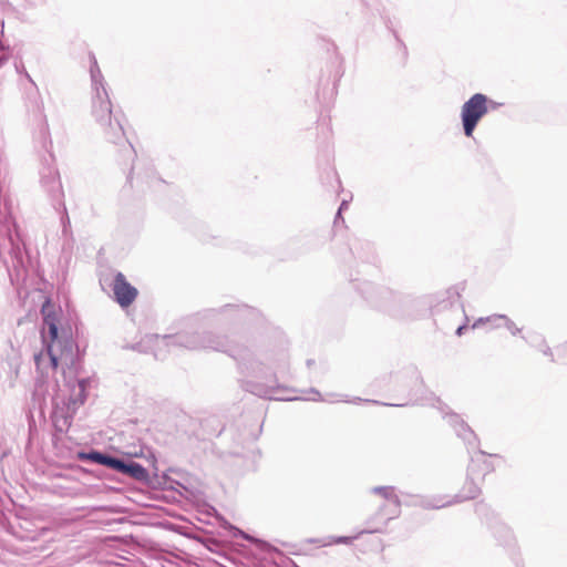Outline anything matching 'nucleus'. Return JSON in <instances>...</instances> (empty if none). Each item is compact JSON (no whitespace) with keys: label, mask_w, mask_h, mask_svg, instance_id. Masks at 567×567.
Segmentation results:
<instances>
[{"label":"nucleus","mask_w":567,"mask_h":567,"mask_svg":"<svg viewBox=\"0 0 567 567\" xmlns=\"http://www.w3.org/2000/svg\"><path fill=\"white\" fill-rule=\"evenodd\" d=\"M311 392H312L316 396H320L319 392H317L316 390H311Z\"/></svg>","instance_id":"obj_30"},{"label":"nucleus","mask_w":567,"mask_h":567,"mask_svg":"<svg viewBox=\"0 0 567 567\" xmlns=\"http://www.w3.org/2000/svg\"><path fill=\"white\" fill-rule=\"evenodd\" d=\"M41 358H42V354L35 355V362H37L38 365L40 364Z\"/></svg>","instance_id":"obj_25"},{"label":"nucleus","mask_w":567,"mask_h":567,"mask_svg":"<svg viewBox=\"0 0 567 567\" xmlns=\"http://www.w3.org/2000/svg\"><path fill=\"white\" fill-rule=\"evenodd\" d=\"M82 458H86V460H90L96 464H101V465H104L106 466L107 463H109V460L111 457V455L109 454H105V453H101V452H97V451H92L90 453H83L81 454Z\"/></svg>","instance_id":"obj_16"},{"label":"nucleus","mask_w":567,"mask_h":567,"mask_svg":"<svg viewBox=\"0 0 567 567\" xmlns=\"http://www.w3.org/2000/svg\"><path fill=\"white\" fill-rule=\"evenodd\" d=\"M3 51H4V45L2 44V56H1L2 63H3V62H4V60H6V55H4Z\"/></svg>","instance_id":"obj_26"},{"label":"nucleus","mask_w":567,"mask_h":567,"mask_svg":"<svg viewBox=\"0 0 567 567\" xmlns=\"http://www.w3.org/2000/svg\"><path fill=\"white\" fill-rule=\"evenodd\" d=\"M89 383V379H80L71 386L68 403V411H71L70 415L63 414V411L60 412L58 409L54 410L53 423L56 430L62 432L70 426L72 414L75 412L76 408L86 400V386Z\"/></svg>","instance_id":"obj_6"},{"label":"nucleus","mask_w":567,"mask_h":567,"mask_svg":"<svg viewBox=\"0 0 567 567\" xmlns=\"http://www.w3.org/2000/svg\"><path fill=\"white\" fill-rule=\"evenodd\" d=\"M452 499L444 501L443 497H433L421 501L420 505L426 509H439L452 505Z\"/></svg>","instance_id":"obj_12"},{"label":"nucleus","mask_w":567,"mask_h":567,"mask_svg":"<svg viewBox=\"0 0 567 567\" xmlns=\"http://www.w3.org/2000/svg\"><path fill=\"white\" fill-rule=\"evenodd\" d=\"M341 214H342V212L338 209L336 218H334V224H337L339 219H341L343 221Z\"/></svg>","instance_id":"obj_21"},{"label":"nucleus","mask_w":567,"mask_h":567,"mask_svg":"<svg viewBox=\"0 0 567 567\" xmlns=\"http://www.w3.org/2000/svg\"><path fill=\"white\" fill-rule=\"evenodd\" d=\"M465 328H466V326H465V324L460 326V327L457 328V330H456V334L461 336V334H462V332H463V330H464Z\"/></svg>","instance_id":"obj_22"},{"label":"nucleus","mask_w":567,"mask_h":567,"mask_svg":"<svg viewBox=\"0 0 567 567\" xmlns=\"http://www.w3.org/2000/svg\"><path fill=\"white\" fill-rule=\"evenodd\" d=\"M159 342L169 349L178 347L189 350L212 349L215 351L226 352L235 359L244 358L245 353L247 352L245 346L227 342L224 339L215 337L210 333L198 334L197 332H183L176 336H164Z\"/></svg>","instance_id":"obj_4"},{"label":"nucleus","mask_w":567,"mask_h":567,"mask_svg":"<svg viewBox=\"0 0 567 567\" xmlns=\"http://www.w3.org/2000/svg\"><path fill=\"white\" fill-rule=\"evenodd\" d=\"M543 352H544V354H546V355H550V357H553L551 350H550V348H548V347H546V348L543 350Z\"/></svg>","instance_id":"obj_23"},{"label":"nucleus","mask_w":567,"mask_h":567,"mask_svg":"<svg viewBox=\"0 0 567 567\" xmlns=\"http://www.w3.org/2000/svg\"><path fill=\"white\" fill-rule=\"evenodd\" d=\"M348 205H349L348 200L343 199L339 206V210L343 212L344 209L348 208Z\"/></svg>","instance_id":"obj_20"},{"label":"nucleus","mask_w":567,"mask_h":567,"mask_svg":"<svg viewBox=\"0 0 567 567\" xmlns=\"http://www.w3.org/2000/svg\"><path fill=\"white\" fill-rule=\"evenodd\" d=\"M238 532L240 533V535H241L244 538H246V539H248V538H249V537H248L244 532H241V530H238Z\"/></svg>","instance_id":"obj_29"},{"label":"nucleus","mask_w":567,"mask_h":567,"mask_svg":"<svg viewBox=\"0 0 567 567\" xmlns=\"http://www.w3.org/2000/svg\"><path fill=\"white\" fill-rule=\"evenodd\" d=\"M251 392L257 395H267L269 393L267 390L259 389V388L251 390Z\"/></svg>","instance_id":"obj_19"},{"label":"nucleus","mask_w":567,"mask_h":567,"mask_svg":"<svg viewBox=\"0 0 567 567\" xmlns=\"http://www.w3.org/2000/svg\"><path fill=\"white\" fill-rule=\"evenodd\" d=\"M487 102L488 99L485 94L475 93L463 104L461 117L464 134L467 137L473 135L477 123L488 112Z\"/></svg>","instance_id":"obj_5"},{"label":"nucleus","mask_w":567,"mask_h":567,"mask_svg":"<svg viewBox=\"0 0 567 567\" xmlns=\"http://www.w3.org/2000/svg\"><path fill=\"white\" fill-rule=\"evenodd\" d=\"M14 69L17 73L21 74L25 81H22V85L25 94L28 106L33 113V140L40 150L48 153V157L44 158L45 165L40 171V184L42 189L47 193L52 206H63L64 203V190L60 178V173L54 166V156L51 153L52 140L47 116L43 113V102L39 94V90L32 78L25 71L22 61H14Z\"/></svg>","instance_id":"obj_1"},{"label":"nucleus","mask_w":567,"mask_h":567,"mask_svg":"<svg viewBox=\"0 0 567 567\" xmlns=\"http://www.w3.org/2000/svg\"><path fill=\"white\" fill-rule=\"evenodd\" d=\"M501 529H502V532H504V534H505L506 536H509V535H511L509 530H508L505 526H501Z\"/></svg>","instance_id":"obj_24"},{"label":"nucleus","mask_w":567,"mask_h":567,"mask_svg":"<svg viewBox=\"0 0 567 567\" xmlns=\"http://www.w3.org/2000/svg\"><path fill=\"white\" fill-rule=\"evenodd\" d=\"M13 228H14V231H12L8 227V237H9V240H10L11 245H12V252L18 258L21 255L22 240L20 238V234H19V230H18V227H17L16 223H13Z\"/></svg>","instance_id":"obj_13"},{"label":"nucleus","mask_w":567,"mask_h":567,"mask_svg":"<svg viewBox=\"0 0 567 567\" xmlns=\"http://www.w3.org/2000/svg\"><path fill=\"white\" fill-rule=\"evenodd\" d=\"M56 212L61 214V225H62V233L64 236H68L71 234V221L70 217L66 210L65 203H63V206H53Z\"/></svg>","instance_id":"obj_15"},{"label":"nucleus","mask_w":567,"mask_h":567,"mask_svg":"<svg viewBox=\"0 0 567 567\" xmlns=\"http://www.w3.org/2000/svg\"><path fill=\"white\" fill-rule=\"evenodd\" d=\"M398 405H399V406H402L403 404H402V403H399Z\"/></svg>","instance_id":"obj_31"},{"label":"nucleus","mask_w":567,"mask_h":567,"mask_svg":"<svg viewBox=\"0 0 567 567\" xmlns=\"http://www.w3.org/2000/svg\"><path fill=\"white\" fill-rule=\"evenodd\" d=\"M112 291L115 301L123 308L128 307L137 297V289L133 287L125 276L117 271L112 281Z\"/></svg>","instance_id":"obj_8"},{"label":"nucleus","mask_w":567,"mask_h":567,"mask_svg":"<svg viewBox=\"0 0 567 567\" xmlns=\"http://www.w3.org/2000/svg\"><path fill=\"white\" fill-rule=\"evenodd\" d=\"M374 494L382 496L388 502V519L395 518L401 512V501L393 486H377L372 488Z\"/></svg>","instance_id":"obj_9"},{"label":"nucleus","mask_w":567,"mask_h":567,"mask_svg":"<svg viewBox=\"0 0 567 567\" xmlns=\"http://www.w3.org/2000/svg\"><path fill=\"white\" fill-rule=\"evenodd\" d=\"M42 311L44 313L42 338L47 343V354L51 367L53 369L61 367L63 371L65 368L75 369L79 360V347L72 334L64 330L60 333L55 316L45 313L44 307Z\"/></svg>","instance_id":"obj_3"},{"label":"nucleus","mask_w":567,"mask_h":567,"mask_svg":"<svg viewBox=\"0 0 567 567\" xmlns=\"http://www.w3.org/2000/svg\"><path fill=\"white\" fill-rule=\"evenodd\" d=\"M90 74L92 82V115L103 127L106 138L117 144L125 137L123 125L116 115L113 121L112 103L106 89V82L94 55L91 56Z\"/></svg>","instance_id":"obj_2"},{"label":"nucleus","mask_w":567,"mask_h":567,"mask_svg":"<svg viewBox=\"0 0 567 567\" xmlns=\"http://www.w3.org/2000/svg\"><path fill=\"white\" fill-rule=\"evenodd\" d=\"M492 320H504L505 321V326L506 328L513 333V334H516L520 331V329H518L515 323L508 319L505 315H495V316H492V317H487V318H480L475 323H474V327H476L478 323L481 322H484V321H492Z\"/></svg>","instance_id":"obj_14"},{"label":"nucleus","mask_w":567,"mask_h":567,"mask_svg":"<svg viewBox=\"0 0 567 567\" xmlns=\"http://www.w3.org/2000/svg\"><path fill=\"white\" fill-rule=\"evenodd\" d=\"M29 3L31 4H37L39 1L38 0H27Z\"/></svg>","instance_id":"obj_28"},{"label":"nucleus","mask_w":567,"mask_h":567,"mask_svg":"<svg viewBox=\"0 0 567 567\" xmlns=\"http://www.w3.org/2000/svg\"><path fill=\"white\" fill-rule=\"evenodd\" d=\"M450 422L455 427L456 434L460 437H462L465 442L472 444L476 441L475 433L471 430V427L467 424L460 420L457 415H451Z\"/></svg>","instance_id":"obj_10"},{"label":"nucleus","mask_w":567,"mask_h":567,"mask_svg":"<svg viewBox=\"0 0 567 567\" xmlns=\"http://www.w3.org/2000/svg\"><path fill=\"white\" fill-rule=\"evenodd\" d=\"M106 467L138 482H146L148 480L147 470L143 465L131 460L111 456Z\"/></svg>","instance_id":"obj_7"},{"label":"nucleus","mask_w":567,"mask_h":567,"mask_svg":"<svg viewBox=\"0 0 567 567\" xmlns=\"http://www.w3.org/2000/svg\"><path fill=\"white\" fill-rule=\"evenodd\" d=\"M551 360L564 364L567 363V342L564 346L556 348V358L553 357Z\"/></svg>","instance_id":"obj_17"},{"label":"nucleus","mask_w":567,"mask_h":567,"mask_svg":"<svg viewBox=\"0 0 567 567\" xmlns=\"http://www.w3.org/2000/svg\"><path fill=\"white\" fill-rule=\"evenodd\" d=\"M19 537H20V538H22V539H24V538L34 539V537H33V536H27V535H25V536H24V535H21V536H19Z\"/></svg>","instance_id":"obj_27"},{"label":"nucleus","mask_w":567,"mask_h":567,"mask_svg":"<svg viewBox=\"0 0 567 567\" xmlns=\"http://www.w3.org/2000/svg\"><path fill=\"white\" fill-rule=\"evenodd\" d=\"M355 537H348V536H342V537H338L334 543L337 544H349L352 542V539H354Z\"/></svg>","instance_id":"obj_18"},{"label":"nucleus","mask_w":567,"mask_h":567,"mask_svg":"<svg viewBox=\"0 0 567 567\" xmlns=\"http://www.w3.org/2000/svg\"><path fill=\"white\" fill-rule=\"evenodd\" d=\"M480 494L478 486L473 482V480H467L464 486V492L462 494L455 495L452 498L453 504L463 502L465 499L475 498Z\"/></svg>","instance_id":"obj_11"}]
</instances>
